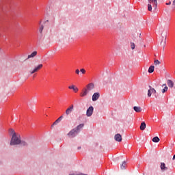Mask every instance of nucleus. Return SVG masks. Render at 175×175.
<instances>
[{"mask_svg":"<svg viewBox=\"0 0 175 175\" xmlns=\"http://www.w3.org/2000/svg\"><path fill=\"white\" fill-rule=\"evenodd\" d=\"M149 90H148V96L150 98L152 94H157V90H155L152 87L149 86Z\"/></svg>","mask_w":175,"mask_h":175,"instance_id":"7","label":"nucleus"},{"mask_svg":"<svg viewBox=\"0 0 175 175\" xmlns=\"http://www.w3.org/2000/svg\"><path fill=\"white\" fill-rule=\"evenodd\" d=\"M75 73H76V75H80V70L77 69V70H75Z\"/></svg>","mask_w":175,"mask_h":175,"instance_id":"31","label":"nucleus"},{"mask_svg":"<svg viewBox=\"0 0 175 175\" xmlns=\"http://www.w3.org/2000/svg\"><path fill=\"white\" fill-rule=\"evenodd\" d=\"M80 72L82 73V75H85V69L81 68L80 70Z\"/></svg>","mask_w":175,"mask_h":175,"instance_id":"29","label":"nucleus"},{"mask_svg":"<svg viewBox=\"0 0 175 175\" xmlns=\"http://www.w3.org/2000/svg\"><path fill=\"white\" fill-rule=\"evenodd\" d=\"M163 29V27H162V25H160L159 26V31H161V32H163V31H162Z\"/></svg>","mask_w":175,"mask_h":175,"instance_id":"30","label":"nucleus"},{"mask_svg":"<svg viewBox=\"0 0 175 175\" xmlns=\"http://www.w3.org/2000/svg\"><path fill=\"white\" fill-rule=\"evenodd\" d=\"M42 68H43V64H39L33 70L30 71V75H33V73H36V72H38V70H40Z\"/></svg>","mask_w":175,"mask_h":175,"instance_id":"8","label":"nucleus"},{"mask_svg":"<svg viewBox=\"0 0 175 175\" xmlns=\"http://www.w3.org/2000/svg\"><path fill=\"white\" fill-rule=\"evenodd\" d=\"M21 143V137L20 134H14L11 138L10 146H18Z\"/></svg>","mask_w":175,"mask_h":175,"instance_id":"2","label":"nucleus"},{"mask_svg":"<svg viewBox=\"0 0 175 175\" xmlns=\"http://www.w3.org/2000/svg\"><path fill=\"white\" fill-rule=\"evenodd\" d=\"M10 133H11L12 136L13 135H17L13 129H10Z\"/></svg>","mask_w":175,"mask_h":175,"instance_id":"26","label":"nucleus"},{"mask_svg":"<svg viewBox=\"0 0 175 175\" xmlns=\"http://www.w3.org/2000/svg\"><path fill=\"white\" fill-rule=\"evenodd\" d=\"M155 97L157 98V96H155Z\"/></svg>","mask_w":175,"mask_h":175,"instance_id":"35","label":"nucleus"},{"mask_svg":"<svg viewBox=\"0 0 175 175\" xmlns=\"http://www.w3.org/2000/svg\"><path fill=\"white\" fill-rule=\"evenodd\" d=\"M68 88L69 90H73V91L75 92H78L79 91V88H77V87H75V85L69 86Z\"/></svg>","mask_w":175,"mask_h":175,"instance_id":"15","label":"nucleus"},{"mask_svg":"<svg viewBox=\"0 0 175 175\" xmlns=\"http://www.w3.org/2000/svg\"><path fill=\"white\" fill-rule=\"evenodd\" d=\"M161 46H163V50H165V46H166V36L165 38H163L161 42Z\"/></svg>","mask_w":175,"mask_h":175,"instance_id":"13","label":"nucleus"},{"mask_svg":"<svg viewBox=\"0 0 175 175\" xmlns=\"http://www.w3.org/2000/svg\"><path fill=\"white\" fill-rule=\"evenodd\" d=\"M62 118H64V116H60L59 118H57L51 125V128H53L54 125H57V124H59V122H61Z\"/></svg>","mask_w":175,"mask_h":175,"instance_id":"10","label":"nucleus"},{"mask_svg":"<svg viewBox=\"0 0 175 175\" xmlns=\"http://www.w3.org/2000/svg\"><path fill=\"white\" fill-rule=\"evenodd\" d=\"M148 10L151 12L152 10V8L157 9L158 6V1L157 0H148Z\"/></svg>","mask_w":175,"mask_h":175,"instance_id":"3","label":"nucleus"},{"mask_svg":"<svg viewBox=\"0 0 175 175\" xmlns=\"http://www.w3.org/2000/svg\"><path fill=\"white\" fill-rule=\"evenodd\" d=\"M140 129L141 131H144V129H146V122H143L141 123Z\"/></svg>","mask_w":175,"mask_h":175,"instance_id":"19","label":"nucleus"},{"mask_svg":"<svg viewBox=\"0 0 175 175\" xmlns=\"http://www.w3.org/2000/svg\"><path fill=\"white\" fill-rule=\"evenodd\" d=\"M163 85H165V88L163 89L162 93H163V94H165V92H166V91H167L168 88H167V86H166V84H163Z\"/></svg>","mask_w":175,"mask_h":175,"instance_id":"25","label":"nucleus"},{"mask_svg":"<svg viewBox=\"0 0 175 175\" xmlns=\"http://www.w3.org/2000/svg\"><path fill=\"white\" fill-rule=\"evenodd\" d=\"M81 147H78V150H81Z\"/></svg>","mask_w":175,"mask_h":175,"instance_id":"34","label":"nucleus"},{"mask_svg":"<svg viewBox=\"0 0 175 175\" xmlns=\"http://www.w3.org/2000/svg\"><path fill=\"white\" fill-rule=\"evenodd\" d=\"M154 65H161V62L159 60H154Z\"/></svg>","mask_w":175,"mask_h":175,"instance_id":"28","label":"nucleus"},{"mask_svg":"<svg viewBox=\"0 0 175 175\" xmlns=\"http://www.w3.org/2000/svg\"><path fill=\"white\" fill-rule=\"evenodd\" d=\"M114 139L116 142H122V136L120 135V134H116L114 136Z\"/></svg>","mask_w":175,"mask_h":175,"instance_id":"11","label":"nucleus"},{"mask_svg":"<svg viewBox=\"0 0 175 175\" xmlns=\"http://www.w3.org/2000/svg\"><path fill=\"white\" fill-rule=\"evenodd\" d=\"M37 54H38L37 51H33L31 54L27 56V59H29V58H33L34 57H36Z\"/></svg>","mask_w":175,"mask_h":175,"instance_id":"14","label":"nucleus"},{"mask_svg":"<svg viewBox=\"0 0 175 175\" xmlns=\"http://www.w3.org/2000/svg\"><path fill=\"white\" fill-rule=\"evenodd\" d=\"M75 110V105H71L70 107H68L66 110V115L69 116V114L72 113V111Z\"/></svg>","mask_w":175,"mask_h":175,"instance_id":"6","label":"nucleus"},{"mask_svg":"<svg viewBox=\"0 0 175 175\" xmlns=\"http://www.w3.org/2000/svg\"><path fill=\"white\" fill-rule=\"evenodd\" d=\"M172 5H173V6H175V0L173 1Z\"/></svg>","mask_w":175,"mask_h":175,"instance_id":"33","label":"nucleus"},{"mask_svg":"<svg viewBox=\"0 0 175 175\" xmlns=\"http://www.w3.org/2000/svg\"><path fill=\"white\" fill-rule=\"evenodd\" d=\"M159 140H160L159 137H154L152 138V142L154 143H159Z\"/></svg>","mask_w":175,"mask_h":175,"instance_id":"23","label":"nucleus"},{"mask_svg":"<svg viewBox=\"0 0 175 175\" xmlns=\"http://www.w3.org/2000/svg\"><path fill=\"white\" fill-rule=\"evenodd\" d=\"M94 113V107L90 106L86 111L87 117H91Z\"/></svg>","mask_w":175,"mask_h":175,"instance_id":"5","label":"nucleus"},{"mask_svg":"<svg viewBox=\"0 0 175 175\" xmlns=\"http://www.w3.org/2000/svg\"><path fill=\"white\" fill-rule=\"evenodd\" d=\"M44 29V26H43V25H41L40 26V28H39V32L40 33H43V29Z\"/></svg>","mask_w":175,"mask_h":175,"instance_id":"24","label":"nucleus"},{"mask_svg":"<svg viewBox=\"0 0 175 175\" xmlns=\"http://www.w3.org/2000/svg\"><path fill=\"white\" fill-rule=\"evenodd\" d=\"M166 5H172V1H169L168 3H166Z\"/></svg>","mask_w":175,"mask_h":175,"instance_id":"32","label":"nucleus"},{"mask_svg":"<svg viewBox=\"0 0 175 175\" xmlns=\"http://www.w3.org/2000/svg\"><path fill=\"white\" fill-rule=\"evenodd\" d=\"M167 84L170 88H173V87L174 86V83L172 82V81L170 79H168L167 81Z\"/></svg>","mask_w":175,"mask_h":175,"instance_id":"12","label":"nucleus"},{"mask_svg":"<svg viewBox=\"0 0 175 175\" xmlns=\"http://www.w3.org/2000/svg\"><path fill=\"white\" fill-rule=\"evenodd\" d=\"M133 110H135L136 111V113H140V112H142V107L135 106L133 107Z\"/></svg>","mask_w":175,"mask_h":175,"instance_id":"17","label":"nucleus"},{"mask_svg":"<svg viewBox=\"0 0 175 175\" xmlns=\"http://www.w3.org/2000/svg\"><path fill=\"white\" fill-rule=\"evenodd\" d=\"M83 127H84V124H80L79 125H78L77 126V128L75 129H76L77 131L79 132V131H80Z\"/></svg>","mask_w":175,"mask_h":175,"instance_id":"18","label":"nucleus"},{"mask_svg":"<svg viewBox=\"0 0 175 175\" xmlns=\"http://www.w3.org/2000/svg\"><path fill=\"white\" fill-rule=\"evenodd\" d=\"M100 96V94L99 92H96L92 95V100L93 102H96V100H98L99 99V97Z\"/></svg>","mask_w":175,"mask_h":175,"instance_id":"9","label":"nucleus"},{"mask_svg":"<svg viewBox=\"0 0 175 175\" xmlns=\"http://www.w3.org/2000/svg\"><path fill=\"white\" fill-rule=\"evenodd\" d=\"M160 167H161V170L163 171L167 170V167H166V165L165 164V163H161Z\"/></svg>","mask_w":175,"mask_h":175,"instance_id":"16","label":"nucleus"},{"mask_svg":"<svg viewBox=\"0 0 175 175\" xmlns=\"http://www.w3.org/2000/svg\"><path fill=\"white\" fill-rule=\"evenodd\" d=\"M95 88V85L93 83H90L86 85V88H83L82 92L80 94V96L81 98H84V96H87L90 93V91H92Z\"/></svg>","mask_w":175,"mask_h":175,"instance_id":"1","label":"nucleus"},{"mask_svg":"<svg viewBox=\"0 0 175 175\" xmlns=\"http://www.w3.org/2000/svg\"><path fill=\"white\" fill-rule=\"evenodd\" d=\"M125 167H126V162L124 161L120 165V168L122 169V170H124Z\"/></svg>","mask_w":175,"mask_h":175,"instance_id":"21","label":"nucleus"},{"mask_svg":"<svg viewBox=\"0 0 175 175\" xmlns=\"http://www.w3.org/2000/svg\"><path fill=\"white\" fill-rule=\"evenodd\" d=\"M154 66H150L148 68V72L152 73L154 72Z\"/></svg>","mask_w":175,"mask_h":175,"instance_id":"22","label":"nucleus"},{"mask_svg":"<svg viewBox=\"0 0 175 175\" xmlns=\"http://www.w3.org/2000/svg\"><path fill=\"white\" fill-rule=\"evenodd\" d=\"M131 47L132 50H135V47H136V44L133 42H131Z\"/></svg>","mask_w":175,"mask_h":175,"instance_id":"27","label":"nucleus"},{"mask_svg":"<svg viewBox=\"0 0 175 175\" xmlns=\"http://www.w3.org/2000/svg\"><path fill=\"white\" fill-rule=\"evenodd\" d=\"M20 144L23 147H27V146H28V143L27 142L21 141V140Z\"/></svg>","mask_w":175,"mask_h":175,"instance_id":"20","label":"nucleus"},{"mask_svg":"<svg viewBox=\"0 0 175 175\" xmlns=\"http://www.w3.org/2000/svg\"><path fill=\"white\" fill-rule=\"evenodd\" d=\"M77 133H79V131H77L76 129H73L68 133V136L71 138L75 137Z\"/></svg>","mask_w":175,"mask_h":175,"instance_id":"4","label":"nucleus"}]
</instances>
